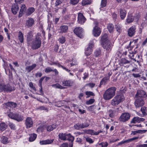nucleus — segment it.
I'll return each mask as SVG.
<instances>
[{"label":"nucleus","mask_w":147,"mask_h":147,"mask_svg":"<svg viewBox=\"0 0 147 147\" xmlns=\"http://www.w3.org/2000/svg\"><path fill=\"white\" fill-rule=\"evenodd\" d=\"M116 89V88L112 87L107 90L103 95L104 99L106 100H109L112 98L115 95Z\"/></svg>","instance_id":"1"},{"label":"nucleus","mask_w":147,"mask_h":147,"mask_svg":"<svg viewBox=\"0 0 147 147\" xmlns=\"http://www.w3.org/2000/svg\"><path fill=\"white\" fill-rule=\"evenodd\" d=\"M41 40L40 34L39 33L37 34L35 36V39L31 43L32 49H36L39 48L41 45Z\"/></svg>","instance_id":"2"},{"label":"nucleus","mask_w":147,"mask_h":147,"mask_svg":"<svg viewBox=\"0 0 147 147\" xmlns=\"http://www.w3.org/2000/svg\"><path fill=\"white\" fill-rule=\"evenodd\" d=\"M107 37V34H104L101 38V43L104 49L109 51L111 49V45L109 40H108Z\"/></svg>","instance_id":"3"},{"label":"nucleus","mask_w":147,"mask_h":147,"mask_svg":"<svg viewBox=\"0 0 147 147\" xmlns=\"http://www.w3.org/2000/svg\"><path fill=\"white\" fill-rule=\"evenodd\" d=\"M134 105L136 108H139L144 105V102L142 98L136 96L134 97Z\"/></svg>","instance_id":"4"},{"label":"nucleus","mask_w":147,"mask_h":147,"mask_svg":"<svg viewBox=\"0 0 147 147\" xmlns=\"http://www.w3.org/2000/svg\"><path fill=\"white\" fill-rule=\"evenodd\" d=\"M2 87V92L3 91L4 92H11L15 90L14 87L12 86L9 84L5 85L3 84H1Z\"/></svg>","instance_id":"5"},{"label":"nucleus","mask_w":147,"mask_h":147,"mask_svg":"<svg viewBox=\"0 0 147 147\" xmlns=\"http://www.w3.org/2000/svg\"><path fill=\"white\" fill-rule=\"evenodd\" d=\"M74 33L78 37L82 38L83 36V30L80 27H78L75 28L74 30Z\"/></svg>","instance_id":"6"},{"label":"nucleus","mask_w":147,"mask_h":147,"mask_svg":"<svg viewBox=\"0 0 147 147\" xmlns=\"http://www.w3.org/2000/svg\"><path fill=\"white\" fill-rule=\"evenodd\" d=\"M93 47L94 44L92 42H90L89 44L88 47L85 50V53L86 56H89L92 53V48Z\"/></svg>","instance_id":"7"},{"label":"nucleus","mask_w":147,"mask_h":147,"mask_svg":"<svg viewBox=\"0 0 147 147\" xmlns=\"http://www.w3.org/2000/svg\"><path fill=\"white\" fill-rule=\"evenodd\" d=\"M86 20V19L82 13H78L77 21L79 24H83L85 22Z\"/></svg>","instance_id":"8"},{"label":"nucleus","mask_w":147,"mask_h":147,"mask_svg":"<svg viewBox=\"0 0 147 147\" xmlns=\"http://www.w3.org/2000/svg\"><path fill=\"white\" fill-rule=\"evenodd\" d=\"M130 115L128 113H123L120 117V121L122 122H125L128 120L130 118Z\"/></svg>","instance_id":"9"},{"label":"nucleus","mask_w":147,"mask_h":147,"mask_svg":"<svg viewBox=\"0 0 147 147\" xmlns=\"http://www.w3.org/2000/svg\"><path fill=\"white\" fill-rule=\"evenodd\" d=\"M25 124L27 128L32 127L33 125V121L32 118L29 117H28L26 120Z\"/></svg>","instance_id":"10"},{"label":"nucleus","mask_w":147,"mask_h":147,"mask_svg":"<svg viewBox=\"0 0 147 147\" xmlns=\"http://www.w3.org/2000/svg\"><path fill=\"white\" fill-rule=\"evenodd\" d=\"M101 32V31L100 28L97 26H95L94 28L92 31V34L94 36H98L100 35Z\"/></svg>","instance_id":"11"},{"label":"nucleus","mask_w":147,"mask_h":147,"mask_svg":"<svg viewBox=\"0 0 147 147\" xmlns=\"http://www.w3.org/2000/svg\"><path fill=\"white\" fill-rule=\"evenodd\" d=\"M119 103V95H117L111 101V104L115 106H116Z\"/></svg>","instance_id":"12"},{"label":"nucleus","mask_w":147,"mask_h":147,"mask_svg":"<svg viewBox=\"0 0 147 147\" xmlns=\"http://www.w3.org/2000/svg\"><path fill=\"white\" fill-rule=\"evenodd\" d=\"M139 97L140 98H142V97L146 98L147 95L146 92L143 90L138 91L137 93L136 94L135 97Z\"/></svg>","instance_id":"13"},{"label":"nucleus","mask_w":147,"mask_h":147,"mask_svg":"<svg viewBox=\"0 0 147 147\" xmlns=\"http://www.w3.org/2000/svg\"><path fill=\"white\" fill-rule=\"evenodd\" d=\"M34 20L32 18H28V19L26 20V26L28 28L31 27L34 24Z\"/></svg>","instance_id":"14"},{"label":"nucleus","mask_w":147,"mask_h":147,"mask_svg":"<svg viewBox=\"0 0 147 147\" xmlns=\"http://www.w3.org/2000/svg\"><path fill=\"white\" fill-rule=\"evenodd\" d=\"M26 8L25 5L24 4H23L21 5L20 7V13L18 16V17L20 18L22 16L23 14H24L26 11Z\"/></svg>","instance_id":"15"},{"label":"nucleus","mask_w":147,"mask_h":147,"mask_svg":"<svg viewBox=\"0 0 147 147\" xmlns=\"http://www.w3.org/2000/svg\"><path fill=\"white\" fill-rule=\"evenodd\" d=\"M74 82L71 80H64L62 82L63 86H71L73 85Z\"/></svg>","instance_id":"16"},{"label":"nucleus","mask_w":147,"mask_h":147,"mask_svg":"<svg viewBox=\"0 0 147 147\" xmlns=\"http://www.w3.org/2000/svg\"><path fill=\"white\" fill-rule=\"evenodd\" d=\"M136 28L135 26H132L128 30V34L129 36H132L134 35Z\"/></svg>","instance_id":"17"},{"label":"nucleus","mask_w":147,"mask_h":147,"mask_svg":"<svg viewBox=\"0 0 147 147\" xmlns=\"http://www.w3.org/2000/svg\"><path fill=\"white\" fill-rule=\"evenodd\" d=\"M68 29V27L67 26H61L59 29V32L60 33H65L67 32Z\"/></svg>","instance_id":"18"},{"label":"nucleus","mask_w":147,"mask_h":147,"mask_svg":"<svg viewBox=\"0 0 147 147\" xmlns=\"http://www.w3.org/2000/svg\"><path fill=\"white\" fill-rule=\"evenodd\" d=\"M86 133L87 134H89L92 135H98L100 133H101L102 132V131L101 130L98 131L97 132H95L94 130L92 129H88L86 130Z\"/></svg>","instance_id":"19"},{"label":"nucleus","mask_w":147,"mask_h":147,"mask_svg":"<svg viewBox=\"0 0 147 147\" xmlns=\"http://www.w3.org/2000/svg\"><path fill=\"white\" fill-rule=\"evenodd\" d=\"M19 7L18 5L17 4H15L12 5L11 11L14 14L17 13V11H18Z\"/></svg>","instance_id":"20"},{"label":"nucleus","mask_w":147,"mask_h":147,"mask_svg":"<svg viewBox=\"0 0 147 147\" xmlns=\"http://www.w3.org/2000/svg\"><path fill=\"white\" fill-rule=\"evenodd\" d=\"M53 141V140L47 139L45 140L41 141L40 142V143L41 145H46L51 144Z\"/></svg>","instance_id":"21"},{"label":"nucleus","mask_w":147,"mask_h":147,"mask_svg":"<svg viewBox=\"0 0 147 147\" xmlns=\"http://www.w3.org/2000/svg\"><path fill=\"white\" fill-rule=\"evenodd\" d=\"M138 39H137L133 40L132 41H131L129 43V46L127 47V48L129 50H131L134 47V45L131 44L134 43V44H136L137 43Z\"/></svg>","instance_id":"22"},{"label":"nucleus","mask_w":147,"mask_h":147,"mask_svg":"<svg viewBox=\"0 0 147 147\" xmlns=\"http://www.w3.org/2000/svg\"><path fill=\"white\" fill-rule=\"evenodd\" d=\"M36 64H33L31 65L26 67V70L29 72L36 67Z\"/></svg>","instance_id":"23"},{"label":"nucleus","mask_w":147,"mask_h":147,"mask_svg":"<svg viewBox=\"0 0 147 147\" xmlns=\"http://www.w3.org/2000/svg\"><path fill=\"white\" fill-rule=\"evenodd\" d=\"M67 134L65 133H61L59 134L58 136L59 138L63 140H67Z\"/></svg>","instance_id":"24"},{"label":"nucleus","mask_w":147,"mask_h":147,"mask_svg":"<svg viewBox=\"0 0 147 147\" xmlns=\"http://www.w3.org/2000/svg\"><path fill=\"white\" fill-rule=\"evenodd\" d=\"M35 11V9L34 7H31L28 8L26 12V15L29 16L31 14Z\"/></svg>","instance_id":"25"},{"label":"nucleus","mask_w":147,"mask_h":147,"mask_svg":"<svg viewBox=\"0 0 147 147\" xmlns=\"http://www.w3.org/2000/svg\"><path fill=\"white\" fill-rule=\"evenodd\" d=\"M24 119L23 117L18 114H16L15 117L14 119L17 121H21Z\"/></svg>","instance_id":"26"},{"label":"nucleus","mask_w":147,"mask_h":147,"mask_svg":"<svg viewBox=\"0 0 147 147\" xmlns=\"http://www.w3.org/2000/svg\"><path fill=\"white\" fill-rule=\"evenodd\" d=\"M126 13V10L124 9H121L120 11V17L122 19H123L125 17Z\"/></svg>","instance_id":"27"},{"label":"nucleus","mask_w":147,"mask_h":147,"mask_svg":"<svg viewBox=\"0 0 147 147\" xmlns=\"http://www.w3.org/2000/svg\"><path fill=\"white\" fill-rule=\"evenodd\" d=\"M18 38L19 40L21 43H22L24 41V36L22 32L20 31L18 34Z\"/></svg>","instance_id":"28"},{"label":"nucleus","mask_w":147,"mask_h":147,"mask_svg":"<svg viewBox=\"0 0 147 147\" xmlns=\"http://www.w3.org/2000/svg\"><path fill=\"white\" fill-rule=\"evenodd\" d=\"M37 137V135L34 133L30 134V135L29 141L30 142L34 141L36 139Z\"/></svg>","instance_id":"29"},{"label":"nucleus","mask_w":147,"mask_h":147,"mask_svg":"<svg viewBox=\"0 0 147 147\" xmlns=\"http://www.w3.org/2000/svg\"><path fill=\"white\" fill-rule=\"evenodd\" d=\"M7 107L10 108H15L17 106V104L13 102H8L5 104Z\"/></svg>","instance_id":"30"},{"label":"nucleus","mask_w":147,"mask_h":147,"mask_svg":"<svg viewBox=\"0 0 147 147\" xmlns=\"http://www.w3.org/2000/svg\"><path fill=\"white\" fill-rule=\"evenodd\" d=\"M1 142L3 144H7L9 142L8 140V138L5 136H2L1 139Z\"/></svg>","instance_id":"31"},{"label":"nucleus","mask_w":147,"mask_h":147,"mask_svg":"<svg viewBox=\"0 0 147 147\" xmlns=\"http://www.w3.org/2000/svg\"><path fill=\"white\" fill-rule=\"evenodd\" d=\"M146 131L147 130H138L134 131H132L131 134L135 135L137 133H144L146 132Z\"/></svg>","instance_id":"32"},{"label":"nucleus","mask_w":147,"mask_h":147,"mask_svg":"<svg viewBox=\"0 0 147 147\" xmlns=\"http://www.w3.org/2000/svg\"><path fill=\"white\" fill-rule=\"evenodd\" d=\"M74 139V137L72 136L70 134H67V140L73 142Z\"/></svg>","instance_id":"33"},{"label":"nucleus","mask_w":147,"mask_h":147,"mask_svg":"<svg viewBox=\"0 0 147 147\" xmlns=\"http://www.w3.org/2000/svg\"><path fill=\"white\" fill-rule=\"evenodd\" d=\"M56 128V125H49L47 127V129L48 131H50L53 130Z\"/></svg>","instance_id":"34"},{"label":"nucleus","mask_w":147,"mask_h":147,"mask_svg":"<svg viewBox=\"0 0 147 147\" xmlns=\"http://www.w3.org/2000/svg\"><path fill=\"white\" fill-rule=\"evenodd\" d=\"M52 86L53 87L56 88L64 89L65 88L64 87L62 86L58 83L53 84Z\"/></svg>","instance_id":"35"},{"label":"nucleus","mask_w":147,"mask_h":147,"mask_svg":"<svg viewBox=\"0 0 147 147\" xmlns=\"http://www.w3.org/2000/svg\"><path fill=\"white\" fill-rule=\"evenodd\" d=\"M134 17L133 16L129 15L128 16L126 20V22L127 23L131 22L134 21Z\"/></svg>","instance_id":"36"},{"label":"nucleus","mask_w":147,"mask_h":147,"mask_svg":"<svg viewBox=\"0 0 147 147\" xmlns=\"http://www.w3.org/2000/svg\"><path fill=\"white\" fill-rule=\"evenodd\" d=\"M129 62L125 58H122L121 59V61H120V65H123L127 63H129Z\"/></svg>","instance_id":"37"},{"label":"nucleus","mask_w":147,"mask_h":147,"mask_svg":"<svg viewBox=\"0 0 147 147\" xmlns=\"http://www.w3.org/2000/svg\"><path fill=\"white\" fill-rule=\"evenodd\" d=\"M109 76H106L105 77L103 78V79L100 82V84L101 85L105 84L107 82V80H109Z\"/></svg>","instance_id":"38"},{"label":"nucleus","mask_w":147,"mask_h":147,"mask_svg":"<svg viewBox=\"0 0 147 147\" xmlns=\"http://www.w3.org/2000/svg\"><path fill=\"white\" fill-rule=\"evenodd\" d=\"M7 126L4 123H2L0 124V129L2 131L5 130Z\"/></svg>","instance_id":"39"},{"label":"nucleus","mask_w":147,"mask_h":147,"mask_svg":"<svg viewBox=\"0 0 147 147\" xmlns=\"http://www.w3.org/2000/svg\"><path fill=\"white\" fill-rule=\"evenodd\" d=\"M60 43L63 44L65 41V37L62 36L59 37L58 40Z\"/></svg>","instance_id":"40"},{"label":"nucleus","mask_w":147,"mask_h":147,"mask_svg":"<svg viewBox=\"0 0 147 147\" xmlns=\"http://www.w3.org/2000/svg\"><path fill=\"white\" fill-rule=\"evenodd\" d=\"M125 94L124 92L123 93L122 91L120 90V102L124 100H125Z\"/></svg>","instance_id":"41"},{"label":"nucleus","mask_w":147,"mask_h":147,"mask_svg":"<svg viewBox=\"0 0 147 147\" xmlns=\"http://www.w3.org/2000/svg\"><path fill=\"white\" fill-rule=\"evenodd\" d=\"M85 94L87 96L86 98H88L91 96H94L95 94L94 93L92 92L87 91L85 92Z\"/></svg>","instance_id":"42"},{"label":"nucleus","mask_w":147,"mask_h":147,"mask_svg":"<svg viewBox=\"0 0 147 147\" xmlns=\"http://www.w3.org/2000/svg\"><path fill=\"white\" fill-rule=\"evenodd\" d=\"M139 117H134L132 119L131 122V123H136L137 122H139Z\"/></svg>","instance_id":"43"},{"label":"nucleus","mask_w":147,"mask_h":147,"mask_svg":"<svg viewBox=\"0 0 147 147\" xmlns=\"http://www.w3.org/2000/svg\"><path fill=\"white\" fill-rule=\"evenodd\" d=\"M91 3V0H82V4L83 5L89 4Z\"/></svg>","instance_id":"44"},{"label":"nucleus","mask_w":147,"mask_h":147,"mask_svg":"<svg viewBox=\"0 0 147 147\" xmlns=\"http://www.w3.org/2000/svg\"><path fill=\"white\" fill-rule=\"evenodd\" d=\"M74 127L75 129L77 130H79L83 128L81 124L78 123L74 125Z\"/></svg>","instance_id":"45"},{"label":"nucleus","mask_w":147,"mask_h":147,"mask_svg":"<svg viewBox=\"0 0 147 147\" xmlns=\"http://www.w3.org/2000/svg\"><path fill=\"white\" fill-rule=\"evenodd\" d=\"M141 111L143 115H146L147 113L146 112V107H141Z\"/></svg>","instance_id":"46"},{"label":"nucleus","mask_w":147,"mask_h":147,"mask_svg":"<svg viewBox=\"0 0 147 147\" xmlns=\"http://www.w3.org/2000/svg\"><path fill=\"white\" fill-rule=\"evenodd\" d=\"M95 56L97 57L100 56L101 54V50L100 49L96 50L94 52Z\"/></svg>","instance_id":"47"},{"label":"nucleus","mask_w":147,"mask_h":147,"mask_svg":"<svg viewBox=\"0 0 147 147\" xmlns=\"http://www.w3.org/2000/svg\"><path fill=\"white\" fill-rule=\"evenodd\" d=\"M107 28L109 31L111 32L113 29V25L112 24H109L108 25Z\"/></svg>","instance_id":"48"},{"label":"nucleus","mask_w":147,"mask_h":147,"mask_svg":"<svg viewBox=\"0 0 147 147\" xmlns=\"http://www.w3.org/2000/svg\"><path fill=\"white\" fill-rule=\"evenodd\" d=\"M98 144L101 146L102 147H107L108 145V143L107 142H101Z\"/></svg>","instance_id":"49"},{"label":"nucleus","mask_w":147,"mask_h":147,"mask_svg":"<svg viewBox=\"0 0 147 147\" xmlns=\"http://www.w3.org/2000/svg\"><path fill=\"white\" fill-rule=\"evenodd\" d=\"M107 0H102L101 3V6L102 7H105L107 4Z\"/></svg>","instance_id":"50"},{"label":"nucleus","mask_w":147,"mask_h":147,"mask_svg":"<svg viewBox=\"0 0 147 147\" xmlns=\"http://www.w3.org/2000/svg\"><path fill=\"white\" fill-rule=\"evenodd\" d=\"M94 101V99H90L89 100L86 101V104L87 105L91 104H92Z\"/></svg>","instance_id":"51"},{"label":"nucleus","mask_w":147,"mask_h":147,"mask_svg":"<svg viewBox=\"0 0 147 147\" xmlns=\"http://www.w3.org/2000/svg\"><path fill=\"white\" fill-rule=\"evenodd\" d=\"M8 115L9 117L14 119L16 114H14L10 112L8 114Z\"/></svg>","instance_id":"52"},{"label":"nucleus","mask_w":147,"mask_h":147,"mask_svg":"<svg viewBox=\"0 0 147 147\" xmlns=\"http://www.w3.org/2000/svg\"><path fill=\"white\" fill-rule=\"evenodd\" d=\"M79 0H71L70 3L73 5H75L78 3Z\"/></svg>","instance_id":"53"},{"label":"nucleus","mask_w":147,"mask_h":147,"mask_svg":"<svg viewBox=\"0 0 147 147\" xmlns=\"http://www.w3.org/2000/svg\"><path fill=\"white\" fill-rule=\"evenodd\" d=\"M85 139L86 141L90 144L94 142L92 139L89 137H86Z\"/></svg>","instance_id":"54"},{"label":"nucleus","mask_w":147,"mask_h":147,"mask_svg":"<svg viewBox=\"0 0 147 147\" xmlns=\"http://www.w3.org/2000/svg\"><path fill=\"white\" fill-rule=\"evenodd\" d=\"M81 125L83 128L88 127L89 124L87 122H84L83 123H81Z\"/></svg>","instance_id":"55"},{"label":"nucleus","mask_w":147,"mask_h":147,"mask_svg":"<svg viewBox=\"0 0 147 147\" xmlns=\"http://www.w3.org/2000/svg\"><path fill=\"white\" fill-rule=\"evenodd\" d=\"M8 125L12 129H15V126L13 123L11 122H9Z\"/></svg>","instance_id":"56"},{"label":"nucleus","mask_w":147,"mask_h":147,"mask_svg":"<svg viewBox=\"0 0 147 147\" xmlns=\"http://www.w3.org/2000/svg\"><path fill=\"white\" fill-rule=\"evenodd\" d=\"M53 71V70L51 68L48 67H47L45 69V72L47 73L51 71Z\"/></svg>","instance_id":"57"},{"label":"nucleus","mask_w":147,"mask_h":147,"mask_svg":"<svg viewBox=\"0 0 147 147\" xmlns=\"http://www.w3.org/2000/svg\"><path fill=\"white\" fill-rule=\"evenodd\" d=\"M29 86L31 88H32V89L35 90L36 91V89L35 88L34 86L33 83L32 82H30L29 83Z\"/></svg>","instance_id":"58"},{"label":"nucleus","mask_w":147,"mask_h":147,"mask_svg":"<svg viewBox=\"0 0 147 147\" xmlns=\"http://www.w3.org/2000/svg\"><path fill=\"white\" fill-rule=\"evenodd\" d=\"M62 0H57L55 3V5L57 6L60 4L62 1Z\"/></svg>","instance_id":"59"},{"label":"nucleus","mask_w":147,"mask_h":147,"mask_svg":"<svg viewBox=\"0 0 147 147\" xmlns=\"http://www.w3.org/2000/svg\"><path fill=\"white\" fill-rule=\"evenodd\" d=\"M44 77H42L39 80V86H42V82L44 80Z\"/></svg>","instance_id":"60"},{"label":"nucleus","mask_w":147,"mask_h":147,"mask_svg":"<svg viewBox=\"0 0 147 147\" xmlns=\"http://www.w3.org/2000/svg\"><path fill=\"white\" fill-rule=\"evenodd\" d=\"M43 130V128L42 126H40L37 129V131L38 132L42 131Z\"/></svg>","instance_id":"61"},{"label":"nucleus","mask_w":147,"mask_h":147,"mask_svg":"<svg viewBox=\"0 0 147 147\" xmlns=\"http://www.w3.org/2000/svg\"><path fill=\"white\" fill-rule=\"evenodd\" d=\"M68 144L67 143H63L60 146V147H68Z\"/></svg>","instance_id":"62"},{"label":"nucleus","mask_w":147,"mask_h":147,"mask_svg":"<svg viewBox=\"0 0 147 147\" xmlns=\"http://www.w3.org/2000/svg\"><path fill=\"white\" fill-rule=\"evenodd\" d=\"M109 116L111 117L112 118L114 116V113L111 110L109 111Z\"/></svg>","instance_id":"63"},{"label":"nucleus","mask_w":147,"mask_h":147,"mask_svg":"<svg viewBox=\"0 0 147 147\" xmlns=\"http://www.w3.org/2000/svg\"><path fill=\"white\" fill-rule=\"evenodd\" d=\"M138 147H147V144H140L137 146Z\"/></svg>","instance_id":"64"}]
</instances>
